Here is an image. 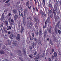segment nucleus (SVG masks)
Listing matches in <instances>:
<instances>
[{"mask_svg": "<svg viewBox=\"0 0 61 61\" xmlns=\"http://www.w3.org/2000/svg\"><path fill=\"white\" fill-rule=\"evenodd\" d=\"M39 57H40V56H39V55H37L36 56V58H35V61H39Z\"/></svg>", "mask_w": 61, "mask_h": 61, "instance_id": "obj_1", "label": "nucleus"}, {"mask_svg": "<svg viewBox=\"0 0 61 61\" xmlns=\"http://www.w3.org/2000/svg\"><path fill=\"white\" fill-rule=\"evenodd\" d=\"M20 39V36L19 34H18L17 35L16 39L18 40H19Z\"/></svg>", "mask_w": 61, "mask_h": 61, "instance_id": "obj_2", "label": "nucleus"}, {"mask_svg": "<svg viewBox=\"0 0 61 61\" xmlns=\"http://www.w3.org/2000/svg\"><path fill=\"white\" fill-rule=\"evenodd\" d=\"M1 18L0 20L1 21H2L3 20L4 18V13H3L1 16Z\"/></svg>", "mask_w": 61, "mask_h": 61, "instance_id": "obj_3", "label": "nucleus"}, {"mask_svg": "<svg viewBox=\"0 0 61 61\" xmlns=\"http://www.w3.org/2000/svg\"><path fill=\"white\" fill-rule=\"evenodd\" d=\"M54 7L56 12H57V8L56 5H55Z\"/></svg>", "mask_w": 61, "mask_h": 61, "instance_id": "obj_4", "label": "nucleus"}, {"mask_svg": "<svg viewBox=\"0 0 61 61\" xmlns=\"http://www.w3.org/2000/svg\"><path fill=\"white\" fill-rule=\"evenodd\" d=\"M3 25L4 24L2 23L1 25L0 26V30H1L2 29V27H3Z\"/></svg>", "mask_w": 61, "mask_h": 61, "instance_id": "obj_5", "label": "nucleus"}, {"mask_svg": "<svg viewBox=\"0 0 61 61\" xmlns=\"http://www.w3.org/2000/svg\"><path fill=\"white\" fill-rule=\"evenodd\" d=\"M0 53L1 54H4L5 53V52L3 51H0Z\"/></svg>", "mask_w": 61, "mask_h": 61, "instance_id": "obj_6", "label": "nucleus"}, {"mask_svg": "<svg viewBox=\"0 0 61 61\" xmlns=\"http://www.w3.org/2000/svg\"><path fill=\"white\" fill-rule=\"evenodd\" d=\"M54 56L55 57H56L57 56V53L56 52H54Z\"/></svg>", "mask_w": 61, "mask_h": 61, "instance_id": "obj_7", "label": "nucleus"}, {"mask_svg": "<svg viewBox=\"0 0 61 61\" xmlns=\"http://www.w3.org/2000/svg\"><path fill=\"white\" fill-rule=\"evenodd\" d=\"M17 17H18V16L17 15H15L14 16V20H16L17 18Z\"/></svg>", "mask_w": 61, "mask_h": 61, "instance_id": "obj_8", "label": "nucleus"}, {"mask_svg": "<svg viewBox=\"0 0 61 61\" xmlns=\"http://www.w3.org/2000/svg\"><path fill=\"white\" fill-rule=\"evenodd\" d=\"M16 12H17V11L15 9L13 11V12L14 14H15Z\"/></svg>", "mask_w": 61, "mask_h": 61, "instance_id": "obj_9", "label": "nucleus"}, {"mask_svg": "<svg viewBox=\"0 0 61 61\" xmlns=\"http://www.w3.org/2000/svg\"><path fill=\"white\" fill-rule=\"evenodd\" d=\"M47 21H48V20H47L45 22V26H46L47 25Z\"/></svg>", "mask_w": 61, "mask_h": 61, "instance_id": "obj_10", "label": "nucleus"}, {"mask_svg": "<svg viewBox=\"0 0 61 61\" xmlns=\"http://www.w3.org/2000/svg\"><path fill=\"white\" fill-rule=\"evenodd\" d=\"M53 12L54 13V15H56V11H55V9H53Z\"/></svg>", "mask_w": 61, "mask_h": 61, "instance_id": "obj_11", "label": "nucleus"}, {"mask_svg": "<svg viewBox=\"0 0 61 61\" xmlns=\"http://www.w3.org/2000/svg\"><path fill=\"white\" fill-rule=\"evenodd\" d=\"M36 45V44H35V43H33L32 44V46H33V48L34 47V46H35Z\"/></svg>", "mask_w": 61, "mask_h": 61, "instance_id": "obj_12", "label": "nucleus"}, {"mask_svg": "<svg viewBox=\"0 0 61 61\" xmlns=\"http://www.w3.org/2000/svg\"><path fill=\"white\" fill-rule=\"evenodd\" d=\"M5 23L6 25H8V22H7V21H5Z\"/></svg>", "mask_w": 61, "mask_h": 61, "instance_id": "obj_13", "label": "nucleus"}, {"mask_svg": "<svg viewBox=\"0 0 61 61\" xmlns=\"http://www.w3.org/2000/svg\"><path fill=\"white\" fill-rule=\"evenodd\" d=\"M23 54H24L25 55H26V52L25 51V50H23Z\"/></svg>", "mask_w": 61, "mask_h": 61, "instance_id": "obj_14", "label": "nucleus"}, {"mask_svg": "<svg viewBox=\"0 0 61 61\" xmlns=\"http://www.w3.org/2000/svg\"><path fill=\"white\" fill-rule=\"evenodd\" d=\"M48 31L50 33H51V29H50L48 30Z\"/></svg>", "mask_w": 61, "mask_h": 61, "instance_id": "obj_15", "label": "nucleus"}, {"mask_svg": "<svg viewBox=\"0 0 61 61\" xmlns=\"http://www.w3.org/2000/svg\"><path fill=\"white\" fill-rule=\"evenodd\" d=\"M36 17H35V19L36 20V22H37L38 21V20L36 19Z\"/></svg>", "mask_w": 61, "mask_h": 61, "instance_id": "obj_16", "label": "nucleus"}, {"mask_svg": "<svg viewBox=\"0 0 61 61\" xmlns=\"http://www.w3.org/2000/svg\"><path fill=\"white\" fill-rule=\"evenodd\" d=\"M48 19L49 20V19H50V17L49 16V13H48Z\"/></svg>", "mask_w": 61, "mask_h": 61, "instance_id": "obj_17", "label": "nucleus"}, {"mask_svg": "<svg viewBox=\"0 0 61 61\" xmlns=\"http://www.w3.org/2000/svg\"><path fill=\"white\" fill-rule=\"evenodd\" d=\"M46 33H47V31H45L44 32V33L45 34V35H44V36L45 37L46 36Z\"/></svg>", "mask_w": 61, "mask_h": 61, "instance_id": "obj_18", "label": "nucleus"}, {"mask_svg": "<svg viewBox=\"0 0 61 61\" xmlns=\"http://www.w3.org/2000/svg\"><path fill=\"white\" fill-rule=\"evenodd\" d=\"M24 28H22L21 30V33H22V32H23V31H24Z\"/></svg>", "mask_w": 61, "mask_h": 61, "instance_id": "obj_19", "label": "nucleus"}, {"mask_svg": "<svg viewBox=\"0 0 61 61\" xmlns=\"http://www.w3.org/2000/svg\"><path fill=\"white\" fill-rule=\"evenodd\" d=\"M33 56L32 55H29V56L30 57H31V58H32L33 57Z\"/></svg>", "mask_w": 61, "mask_h": 61, "instance_id": "obj_20", "label": "nucleus"}, {"mask_svg": "<svg viewBox=\"0 0 61 61\" xmlns=\"http://www.w3.org/2000/svg\"><path fill=\"white\" fill-rule=\"evenodd\" d=\"M30 40H33L34 39L33 37H32V38H31V37H30Z\"/></svg>", "mask_w": 61, "mask_h": 61, "instance_id": "obj_21", "label": "nucleus"}, {"mask_svg": "<svg viewBox=\"0 0 61 61\" xmlns=\"http://www.w3.org/2000/svg\"><path fill=\"white\" fill-rule=\"evenodd\" d=\"M40 35H41V34H42V30H41V29H40Z\"/></svg>", "mask_w": 61, "mask_h": 61, "instance_id": "obj_22", "label": "nucleus"}, {"mask_svg": "<svg viewBox=\"0 0 61 61\" xmlns=\"http://www.w3.org/2000/svg\"><path fill=\"white\" fill-rule=\"evenodd\" d=\"M55 32H56V33H57V31H58V30H57V28H56V29H55Z\"/></svg>", "mask_w": 61, "mask_h": 61, "instance_id": "obj_23", "label": "nucleus"}, {"mask_svg": "<svg viewBox=\"0 0 61 61\" xmlns=\"http://www.w3.org/2000/svg\"><path fill=\"white\" fill-rule=\"evenodd\" d=\"M27 12V10H25V11L24 12V14H25V13H26Z\"/></svg>", "mask_w": 61, "mask_h": 61, "instance_id": "obj_24", "label": "nucleus"}, {"mask_svg": "<svg viewBox=\"0 0 61 61\" xmlns=\"http://www.w3.org/2000/svg\"><path fill=\"white\" fill-rule=\"evenodd\" d=\"M3 48L4 49H7L6 48V47L5 46H4L3 47Z\"/></svg>", "mask_w": 61, "mask_h": 61, "instance_id": "obj_25", "label": "nucleus"}, {"mask_svg": "<svg viewBox=\"0 0 61 61\" xmlns=\"http://www.w3.org/2000/svg\"><path fill=\"white\" fill-rule=\"evenodd\" d=\"M49 12L50 14H51V13L52 12V9H51L50 10V11Z\"/></svg>", "mask_w": 61, "mask_h": 61, "instance_id": "obj_26", "label": "nucleus"}, {"mask_svg": "<svg viewBox=\"0 0 61 61\" xmlns=\"http://www.w3.org/2000/svg\"><path fill=\"white\" fill-rule=\"evenodd\" d=\"M52 53H50V54H52V53H53V52H54V49H52Z\"/></svg>", "mask_w": 61, "mask_h": 61, "instance_id": "obj_27", "label": "nucleus"}, {"mask_svg": "<svg viewBox=\"0 0 61 61\" xmlns=\"http://www.w3.org/2000/svg\"><path fill=\"white\" fill-rule=\"evenodd\" d=\"M41 15H44V12L43 11H41Z\"/></svg>", "mask_w": 61, "mask_h": 61, "instance_id": "obj_28", "label": "nucleus"}, {"mask_svg": "<svg viewBox=\"0 0 61 61\" xmlns=\"http://www.w3.org/2000/svg\"><path fill=\"white\" fill-rule=\"evenodd\" d=\"M58 33L60 34H61V31H60L59 30H58Z\"/></svg>", "mask_w": 61, "mask_h": 61, "instance_id": "obj_29", "label": "nucleus"}, {"mask_svg": "<svg viewBox=\"0 0 61 61\" xmlns=\"http://www.w3.org/2000/svg\"><path fill=\"white\" fill-rule=\"evenodd\" d=\"M4 31H5V33H7V31H6V30H5V29H4Z\"/></svg>", "mask_w": 61, "mask_h": 61, "instance_id": "obj_30", "label": "nucleus"}, {"mask_svg": "<svg viewBox=\"0 0 61 61\" xmlns=\"http://www.w3.org/2000/svg\"><path fill=\"white\" fill-rule=\"evenodd\" d=\"M10 1V0H8V1H7L5 2V3H6V4L7 3H8V2H9Z\"/></svg>", "mask_w": 61, "mask_h": 61, "instance_id": "obj_31", "label": "nucleus"}, {"mask_svg": "<svg viewBox=\"0 0 61 61\" xmlns=\"http://www.w3.org/2000/svg\"><path fill=\"white\" fill-rule=\"evenodd\" d=\"M45 56V54L44 53H43L42 54L41 56H42V57H43V56Z\"/></svg>", "mask_w": 61, "mask_h": 61, "instance_id": "obj_32", "label": "nucleus"}, {"mask_svg": "<svg viewBox=\"0 0 61 61\" xmlns=\"http://www.w3.org/2000/svg\"><path fill=\"white\" fill-rule=\"evenodd\" d=\"M32 36L33 37H34V36H35L34 35V33H32Z\"/></svg>", "mask_w": 61, "mask_h": 61, "instance_id": "obj_33", "label": "nucleus"}, {"mask_svg": "<svg viewBox=\"0 0 61 61\" xmlns=\"http://www.w3.org/2000/svg\"><path fill=\"white\" fill-rule=\"evenodd\" d=\"M36 35H37V36L38 35V31H37V33H36Z\"/></svg>", "mask_w": 61, "mask_h": 61, "instance_id": "obj_34", "label": "nucleus"}, {"mask_svg": "<svg viewBox=\"0 0 61 61\" xmlns=\"http://www.w3.org/2000/svg\"><path fill=\"white\" fill-rule=\"evenodd\" d=\"M49 6L50 7H52V5L51 4H50L49 5Z\"/></svg>", "mask_w": 61, "mask_h": 61, "instance_id": "obj_35", "label": "nucleus"}, {"mask_svg": "<svg viewBox=\"0 0 61 61\" xmlns=\"http://www.w3.org/2000/svg\"><path fill=\"white\" fill-rule=\"evenodd\" d=\"M50 25V22H48V25L49 26Z\"/></svg>", "mask_w": 61, "mask_h": 61, "instance_id": "obj_36", "label": "nucleus"}, {"mask_svg": "<svg viewBox=\"0 0 61 61\" xmlns=\"http://www.w3.org/2000/svg\"><path fill=\"white\" fill-rule=\"evenodd\" d=\"M52 15V14H51V18H52L53 17Z\"/></svg>", "mask_w": 61, "mask_h": 61, "instance_id": "obj_37", "label": "nucleus"}, {"mask_svg": "<svg viewBox=\"0 0 61 61\" xmlns=\"http://www.w3.org/2000/svg\"><path fill=\"white\" fill-rule=\"evenodd\" d=\"M18 52H19V53L20 54V53H21V51H20V50H19L18 51Z\"/></svg>", "mask_w": 61, "mask_h": 61, "instance_id": "obj_38", "label": "nucleus"}, {"mask_svg": "<svg viewBox=\"0 0 61 61\" xmlns=\"http://www.w3.org/2000/svg\"><path fill=\"white\" fill-rule=\"evenodd\" d=\"M20 60H21V61H23V60H22V58H21L20 57Z\"/></svg>", "mask_w": 61, "mask_h": 61, "instance_id": "obj_39", "label": "nucleus"}, {"mask_svg": "<svg viewBox=\"0 0 61 61\" xmlns=\"http://www.w3.org/2000/svg\"><path fill=\"white\" fill-rule=\"evenodd\" d=\"M29 48L30 49H32V47H29Z\"/></svg>", "mask_w": 61, "mask_h": 61, "instance_id": "obj_40", "label": "nucleus"}, {"mask_svg": "<svg viewBox=\"0 0 61 61\" xmlns=\"http://www.w3.org/2000/svg\"><path fill=\"white\" fill-rule=\"evenodd\" d=\"M39 44H41V41H39Z\"/></svg>", "mask_w": 61, "mask_h": 61, "instance_id": "obj_41", "label": "nucleus"}, {"mask_svg": "<svg viewBox=\"0 0 61 61\" xmlns=\"http://www.w3.org/2000/svg\"><path fill=\"white\" fill-rule=\"evenodd\" d=\"M8 34H10V31H9L8 33Z\"/></svg>", "mask_w": 61, "mask_h": 61, "instance_id": "obj_42", "label": "nucleus"}, {"mask_svg": "<svg viewBox=\"0 0 61 61\" xmlns=\"http://www.w3.org/2000/svg\"><path fill=\"white\" fill-rule=\"evenodd\" d=\"M8 29H11V27L9 26V28H8Z\"/></svg>", "mask_w": 61, "mask_h": 61, "instance_id": "obj_43", "label": "nucleus"}, {"mask_svg": "<svg viewBox=\"0 0 61 61\" xmlns=\"http://www.w3.org/2000/svg\"><path fill=\"white\" fill-rule=\"evenodd\" d=\"M23 23H24V25H25V21H24V20H23Z\"/></svg>", "mask_w": 61, "mask_h": 61, "instance_id": "obj_44", "label": "nucleus"}, {"mask_svg": "<svg viewBox=\"0 0 61 61\" xmlns=\"http://www.w3.org/2000/svg\"><path fill=\"white\" fill-rule=\"evenodd\" d=\"M49 60L50 61H51V59L50 58H49Z\"/></svg>", "mask_w": 61, "mask_h": 61, "instance_id": "obj_45", "label": "nucleus"}, {"mask_svg": "<svg viewBox=\"0 0 61 61\" xmlns=\"http://www.w3.org/2000/svg\"><path fill=\"white\" fill-rule=\"evenodd\" d=\"M26 5H28L29 4V3H28V2H27L26 3Z\"/></svg>", "mask_w": 61, "mask_h": 61, "instance_id": "obj_46", "label": "nucleus"}, {"mask_svg": "<svg viewBox=\"0 0 61 61\" xmlns=\"http://www.w3.org/2000/svg\"><path fill=\"white\" fill-rule=\"evenodd\" d=\"M7 45H10V42H9V44H7Z\"/></svg>", "mask_w": 61, "mask_h": 61, "instance_id": "obj_47", "label": "nucleus"}, {"mask_svg": "<svg viewBox=\"0 0 61 61\" xmlns=\"http://www.w3.org/2000/svg\"><path fill=\"white\" fill-rule=\"evenodd\" d=\"M11 22H14V20H13V19H12L11 20Z\"/></svg>", "mask_w": 61, "mask_h": 61, "instance_id": "obj_48", "label": "nucleus"}, {"mask_svg": "<svg viewBox=\"0 0 61 61\" xmlns=\"http://www.w3.org/2000/svg\"><path fill=\"white\" fill-rule=\"evenodd\" d=\"M11 15V14L10 13H9V16H10Z\"/></svg>", "mask_w": 61, "mask_h": 61, "instance_id": "obj_49", "label": "nucleus"}, {"mask_svg": "<svg viewBox=\"0 0 61 61\" xmlns=\"http://www.w3.org/2000/svg\"><path fill=\"white\" fill-rule=\"evenodd\" d=\"M30 25H31V26H32L33 25V24H32V23H30Z\"/></svg>", "mask_w": 61, "mask_h": 61, "instance_id": "obj_50", "label": "nucleus"}, {"mask_svg": "<svg viewBox=\"0 0 61 61\" xmlns=\"http://www.w3.org/2000/svg\"><path fill=\"white\" fill-rule=\"evenodd\" d=\"M37 53L36 52L35 53H34V55H36V53Z\"/></svg>", "mask_w": 61, "mask_h": 61, "instance_id": "obj_51", "label": "nucleus"}, {"mask_svg": "<svg viewBox=\"0 0 61 61\" xmlns=\"http://www.w3.org/2000/svg\"><path fill=\"white\" fill-rule=\"evenodd\" d=\"M43 28H45V26L44 25H43Z\"/></svg>", "mask_w": 61, "mask_h": 61, "instance_id": "obj_52", "label": "nucleus"}, {"mask_svg": "<svg viewBox=\"0 0 61 61\" xmlns=\"http://www.w3.org/2000/svg\"><path fill=\"white\" fill-rule=\"evenodd\" d=\"M54 56H51L52 58H54Z\"/></svg>", "mask_w": 61, "mask_h": 61, "instance_id": "obj_53", "label": "nucleus"}, {"mask_svg": "<svg viewBox=\"0 0 61 61\" xmlns=\"http://www.w3.org/2000/svg\"><path fill=\"white\" fill-rule=\"evenodd\" d=\"M20 11L19 12V15H20V16H21V15H20Z\"/></svg>", "mask_w": 61, "mask_h": 61, "instance_id": "obj_54", "label": "nucleus"}, {"mask_svg": "<svg viewBox=\"0 0 61 61\" xmlns=\"http://www.w3.org/2000/svg\"><path fill=\"white\" fill-rule=\"evenodd\" d=\"M59 18V17H58V16H57V19H58Z\"/></svg>", "mask_w": 61, "mask_h": 61, "instance_id": "obj_55", "label": "nucleus"}, {"mask_svg": "<svg viewBox=\"0 0 61 61\" xmlns=\"http://www.w3.org/2000/svg\"><path fill=\"white\" fill-rule=\"evenodd\" d=\"M30 7H29V6L28 7V8H29V9H31V6H30Z\"/></svg>", "mask_w": 61, "mask_h": 61, "instance_id": "obj_56", "label": "nucleus"}, {"mask_svg": "<svg viewBox=\"0 0 61 61\" xmlns=\"http://www.w3.org/2000/svg\"><path fill=\"white\" fill-rule=\"evenodd\" d=\"M49 38H48L47 39V40L48 41H49Z\"/></svg>", "mask_w": 61, "mask_h": 61, "instance_id": "obj_57", "label": "nucleus"}, {"mask_svg": "<svg viewBox=\"0 0 61 61\" xmlns=\"http://www.w3.org/2000/svg\"><path fill=\"white\" fill-rule=\"evenodd\" d=\"M6 60L5 59H4V60H3V61H6Z\"/></svg>", "mask_w": 61, "mask_h": 61, "instance_id": "obj_58", "label": "nucleus"}, {"mask_svg": "<svg viewBox=\"0 0 61 61\" xmlns=\"http://www.w3.org/2000/svg\"><path fill=\"white\" fill-rule=\"evenodd\" d=\"M21 16H22V17H23V14H22V13H21Z\"/></svg>", "mask_w": 61, "mask_h": 61, "instance_id": "obj_59", "label": "nucleus"}, {"mask_svg": "<svg viewBox=\"0 0 61 61\" xmlns=\"http://www.w3.org/2000/svg\"><path fill=\"white\" fill-rule=\"evenodd\" d=\"M7 11V10H5L4 11V12H6Z\"/></svg>", "mask_w": 61, "mask_h": 61, "instance_id": "obj_60", "label": "nucleus"}, {"mask_svg": "<svg viewBox=\"0 0 61 61\" xmlns=\"http://www.w3.org/2000/svg\"><path fill=\"white\" fill-rule=\"evenodd\" d=\"M36 10L37 11H38V9L37 8H36Z\"/></svg>", "mask_w": 61, "mask_h": 61, "instance_id": "obj_61", "label": "nucleus"}, {"mask_svg": "<svg viewBox=\"0 0 61 61\" xmlns=\"http://www.w3.org/2000/svg\"><path fill=\"white\" fill-rule=\"evenodd\" d=\"M11 56H13V54H11Z\"/></svg>", "mask_w": 61, "mask_h": 61, "instance_id": "obj_62", "label": "nucleus"}, {"mask_svg": "<svg viewBox=\"0 0 61 61\" xmlns=\"http://www.w3.org/2000/svg\"><path fill=\"white\" fill-rule=\"evenodd\" d=\"M44 16H46V14H44Z\"/></svg>", "mask_w": 61, "mask_h": 61, "instance_id": "obj_63", "label": "nucleus"}, {"mask_svg": "<svg viewBox=\"0 0 61 61\" xmlns=\"http://www.w3.org/2000/svg\"><path fill=\"white\" fill-rule=\"evenodd\" d=\"M14 45L15 46H16V44L15 43H14Z\"/></svg>", "mask_w": 61, "mask_h": 61, "instance_id": "obj_64", "label": "nucleus"}]
</instances>
